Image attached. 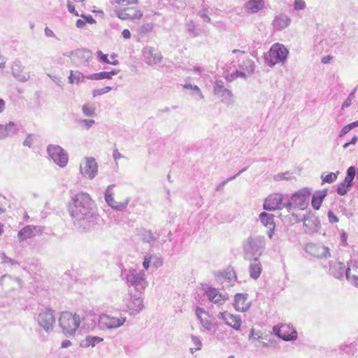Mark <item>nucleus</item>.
<instances>
[{
    "label": "nucleus",
    "mask_w": 358,
    "mask_h": 358,
    "mask_svg": "<svg viewBox=\"0 0 358 358\" xmlns=\"http://www.w3.org/2000/svg\"><path fill=\"white\" fill-rule=\"evenodd\" d=\"M38 324L44 329L48 330L53 327L55 323V317L53 313L50 309L43 310L38 315Z\"/></svg>",
    "instance_id": "nucleus-17"
},
{
    "label": "nucleus",
    "mask_w": 358,
    "mask_h": 358,
    "mask_svg": "<svg viewBox=\"0 0 358 358\" xmlns=\"http://www.w3.org/2000/svg\"><path fill=\"white\" fill-rule=\"evenodd\" d=\"M59 322L64 334L73 335L80 325V319L78 315L66 311L62 313Z\"/></svg>",
    "instance_id": "nucleus-3"
},
{
    "label": "nucleus",
    "mask_w": 358,
    "mask_h": 358,
    "mask_svg": "<svg viewBox=\"0 0 358 358\" xmlns=\"http://www.w3.org/2000/svg\"><path fill=\"white\" fill-rule=\"evenodd\" d=\"M355 174H356L355 168L354 166L349 167L347 170V175L343 181L345 182V183L347 182L349 185H351V186H352V181L355 176Z\"/></svg>",
    "instance_id": "nucleus-30"
},
{
    "label": "nucleus",
    "mask_w": 358,
    "mask_h": 358,
    "mask_svg": "<svg viewBox=\"0 0 358 358\" xmlns=\"http://www.w3.org/2000/svg\"><path fill=\"white\" fill-rule=\"evenodd\" d=\"M87 21H89L90 22H94V20L92 19V17H90V18L87 19Z\"/></svg>",
    "instance_id": "nucleus-61"
},
{
    "label": "nucleus",
    "mask_w": 358,
    "mask_h": 358,
    "mask_svg": "<svg viewBox=\"0 0 358 358\" xmlns=\"http://www.w3.org/2000/svg\"><path fill=\"white\" fill-rule=\"evenodd\" d=\"M350 126H349L348 124L345 125V127H343V129H341V134H340V136H342L345 134H346L347 133H348L350 131Z\"/></svg>",
    "instance_id": "nucleus-48"
},
{
    "label": "nucleus",
    "mask_w": 358,
    "mask_h": 358,
    "mask_svg": "<svg viewBox=\"0 0 358 358\" xmlns=\"http://www.w3.org/2000/svg\"><path fill=\"white\" fill-rule=\"evenodd\" d=\"M69 211L71 216L80 221V225L85 229L94 228L102 222L96 203L87 193L76 194L69 205Z\"/></svg>",
    "instance_id": "nucleus-1"
},
{
    "label": "nucleus",
    "mask_w": 358,
    "mask_h": 358,
    "mask_svg": "<svg viewBox=\"0 0 358 358\" xmlns=\"http://www.w3.org/2000/svg\"><path fill=\"white\" fill-rule=\"evenodd\" d=\"M83 111L84 114L87 116H91L93 114V109L90 106L87 105L83 107Z\"/></svg>",
    "instance_id": "nucleus-43"
},
{
    "label": "nucleus",
    "mask_w": 358,
    "mask_h": 358,
    "mask_svg": "<svg viewBox=\"0 0 358 358\" xmlns=\"http://www.w3.org/2000/svg\"><path fill=\"white\" fill-rule=\"evenodd\" d=\"M15 130V124L12 122L6 125H0V138H4L13 132Z\"/></svg>",
    "instance_id": "nucleus-29"
},
{
    "label": "nucleus",
    "mask_w": 358,
    "mask_h": 358,
    "mask_svg": "<svg viewBox=\"0 0 358 358\" xmlns=\"http://www.w3.org/2000/svg\"><path fill=\"white\" fill-rule=\"evenodd\" d=\"M194 89L196 91H199V88L196 85L194 87Z\"/></svg>",
    "instance_id": "nucleus-62"
},
{
    "label": "nucleus",
    "mask_w": 358,
    "mask_h": 358,
    "mask_svg": "<svg viewBox=\"0 0 358 358\" xmlns=\"http://www.w3.org/2000/svg\"><path fill=\"white\" fill-rule=\"evenodd\" d=\"M115 12L118 18L124 20H141L143 16V12L136 6L134 5L120 7Z\"/></svg>",
    "instance_id": "nucleus-6"
},
{
    "label": "nucleus",
    "mask_w": 358,
    "mask_h": 358,
    "mask_svg": "<svg viewBox=\"0 0 358 358\" xmlns=\"http://www.w3.org/2000/svg\"><path fill=\"white\" fill-rule=\"evenodd\" d=\"M5 107V101L0 99V113H1L3 110V108Z\"/></svg>",
    "instance_id": "nucleus-54"
},
{
    "label": "nucleus",
    "mask_w": 358,
    "mask_h": 358,
    "mask_svg": "<svg viewBox=\"0 0 358 358\" xmlns=\"http://www.w3.org/2000/svg\"><path fill=\"white\" fill-rule=\"evenodd\" d=\"M250 306V302L246 294H237L234 298V306L237 311L245 312Z\"/></svg>",
    "instance_id": "nucleus-20"
},
{
    "label": "nucleus",
    "mask_w": 358,
    "mask_h": 358,
    "mask_svg": "<svg viewBox=\"0 0 358 358\" xmlns=\"http://www.w3.org/2000/svg\"><path fill=\"white\" fill-rule=\"evenodd\" d=\"M262 273V266L259 261L257 259L250 264V275L254 279H257Z\"/></svg>",
    "instance_id": "nucleus-25"
},
{
    "label": "nucleus",
    "mask_w": 358,
    "mask_h": 358,
    "mask_svg": "<svg viewBox=\"0 0 358 358\" xmlns=\"http://www.w3.org/2000/svg\"><path fill=\"white\" fill-rule=\"evenodd\" d=\"M294 6L296 10H301L305 8L306 3L303 0H295Z\"/></svg>",
    "instance_id": "nucleus-41"
},
{
    "label": "nucleus",
    "mask_w": 358,
    "mask_h": 358,
    "mask_svg": "<svg viewBox=\"0 0 358 358\" xmlns=\"http://www.w3.org/2000/svg\"><path fill=\"white\" fill-rule=\"evenodd\" d=\"M348 125L350 126V129H352L356 127H358V120L353 122L349 124Z\"/></svg>",
    "instance_id": "nucleus-55"
},
{
    "label": "nucleus",
    "mask_w": 358,
    "mask_h": 358,
    "mask_svg": "<svg viewBox=\"0 0 358 358\" xmlns=\"http://www.w3.org/2000/svg\"><path fill=\"white\" fill-rule=\"evenodd\" d=\"M81 123H82V126L83 127L89 128V127H90L94 123V121L92 120H83V121L81 122Z\"/></svg>",
    "instance_id": "nucleus-47"
},
{
    "label": "nucleus",
    "mask_w": 358,
    "mask_h": 358,
    "mask_svg": "<svg viewBox=\"0 0 358 358\" xmlns=\"http://www.w3.org/2000/svg\"><path fill=\"white\" fill-rule=\"evenodd\" d=\"M357 140H358L357 137L354 136L350 143H351V144H355L357 143Z\"/></svg>",
    "instance_id": "nucleus-56"
},
{
    "label": "nucleus",
    "mask_w": 358,
    "mask_h": 358,
    "mask_svg": "<svg viewBox=\"0 0 358 358\" xmlns=\"http://www.w3.org/2000/svg\"><path fill=\"white\" fill-rule=\"evenodd\" d=\"M119 71L113 70L110 72H100L97 73H93L88 75L87 78L89 80H103V79H111L112 76L117 74Z\"/></svg>",
    "instance_id": "nucleus-24"
},
{
    "label": "nucleus",
    "mask_w": 358,
    "mask_h": 358,
    "mask_svg": "<svg viewBox=\"0 0 358 358\" xmlns=\"http://www.w3.org/2000/svg\"><path fill=\"white\" fill-rule=\"evenodd\" d=\"M220 315L222 319L225 322L226 324L236 330L240 329L242 322L239 316L232 315L227 312L221 313Z\"/></svg>",
    "instance_id": "nucleus-19"
},
{
    "label": "nucleus",
    "mask_w": 358,
    "mask_h": 358,
    "mask_svg": "<svg viewBox=\"0 0 358 358\" xmlns=\"http://www.w3.org/2000/svg\"><path fill=\"white\" fill-rule=\"evenodd\" d=\"M111 90H112V88L110 87H109V86H106V87H104L101 88V89H96V90H94L92 92V95H93L94 97L97 96H101L102 94L108 93Z\"/></svg>",
    "instance_id": "nucleus-36"
},
{
    "label": "nucleus",
    "mask_w": 358,
    "mask_h": 358,
    "mask_svg": "<svg viewBox=\"0 0 358 358\" xmlns=\"http://www.w3.org/2000/svg\"><path fill=\"white\" fill-rule=\"evenodd\" d=\"M214 93L220 98L222 102L230 105L234 103L233 96L231 92L224 87L222 81H217L214 86Z\"/></svg>",
    "instance_id": "nucleus-14"
},
{
    "label": "nucleus",
    "mask_w": 358,
    "mask_h": 358,
    "mask_svg": "<svg viewBox=\"0 0 358 358\" xmlns=\"http://www.w3.org/2000/svg\"><path fill=\"white\" fill-rule=\"evenodd\" d=\"M355 98V94H354V92L351 93L349 96L348 97V99L344 101V103H343V106H342V109H343L344 108H348L349 107L352 103V100L354 99Z\"/></svg>",
    "instance_id": "nucleus-40"
},
{
    "label": "nucleus",
    "mask_w": 358,
    "mask_h": 358,
    "mask_svg": "<svg viewBox=\"0 0 358 358\" xmlns=\"http://www.w3.org/2000/svg\"><path fill=\"white\" fill-rule=\"evenodd\" d=\"M103 341V338L99 336H87L85 338V345L94 346L96 343Z\"/></svg>",
    "instance_id": "nucleus-33"
},
{
    "label": "nucleus",
    "mask_w": 358,
    "mask_h": 358,
    "mask_svg": "<svg viewBox=\"0 0 358 358\" xmlns=\"http://www.w3.org/2000/svg\"><path fill=\"white\" fill-rule=\"evenodd\" d=\"M42 234V229L40 227L28 225L20 229L17 234L18 239L24 241L33 238Z\"/></svg>",
    "instance_id": "nucleus-15"
},
{
    "label": "nucleus",
    "mask_w": 358,
    "mask_h": 358,
    "mask_svg": "<svg viewBox=\"0 0 358 358\" xmlns=\"http://www.w3.org/2000/svg\"><path fill=\"white\" fill-rule=\"evenodd\" d=\"M85 22L83 20H80V19H79V20H78L76 21V26H77L78 28H82V27H83L85 26Z\"/></svg>",
    "instance_id": "nucleus-53"
},
{
    "label": "nucleus",
    "mask_w": 358,
    "mask_h": 358,
    "mask_svg": "<svg viewBox=\"0 0 358 358\" xmlns=\"http://www.w3.org/2000/svg\"><path fill=\"white\" fill-rule=\"evenodd\" d=\"M92 57V52L87 50H77L71 53V59L77 64H87Z\"/></svg>",
    "instance_id": "nucleus-18"
},
{
    "label": "nucleus",
    "mask_w": 358,
    "mask_h": 358,
    "mask_svg": "<svg viewBox=\"0 0 358 358\" xmlns=\"http://www.w3.org/2000/svg\"><path fill=\"white\" fill-rule=\"evenodd\" d=\"M3 225L0 224V234H1L3 233Z\"/></svg>",
    "instance_id": "nucleus-60"
},
{
    "label": "nucleus",
    "mask_w": 358,
    "mask_h": 358,
    "mask_svg": "<svg viewBox=\"0 0 358 358\" xmlns=\"http://www.w3.org/2000/svg\"><path fill=\"white\" fill-rule=\"evenodd\" d=\"M337 173H329L327 174L325 176H322V182L331 183L337 179Z\"/></svg>",
    "instance_id": "nucleus-34"
},
{
    "label": "nucleus",
    "mask_w": 358,
    "mask_h": 358,
    "mask_svg": "<svg viewBox=\"0 0 358 358\" xmlns=\"http://www.w3.org/2000/svg\"><path fill=\"white\" fill-rule=\"evenodd\" d=\"M261 222L265 226L269 228L270 233L269 237H272V231L275 228L274 216L272 214H269L263 212L259 215Z\"/></svg>",
    "instance_id": "nucleus-22"
},
{
    "label": "nucleus",
    "mask_w": 358,
    "mask_h": 358,
    "mask_svg": "<svg viewBox=\"0 0 358 358\" xmlns=\"http://www.w3.org/2000/svg\"><path fill=\"white\" fill-rule=\"evenodd\" d=\"M350 266L351 267H348L345 269V266H343L341 263H338L337 265H335L332 268V271L336 275L335 271L336 269L341 270L337 277L342 276L344 273H345L347 279L350 281L352 285L358 287V273L357 274V271L355 268L354 265L351 264Z\"/></svg>",
    "instance_id": "nucleus-9"
},
{
    "label": "nucleus",
    "mask_w": 358,
    "mask_h": 358,
    "mask_svg": "<svg viewBox=\"0 0 358 358\" xmlns=\"http://www.w3.org/2000/svg\"><path fill=\"white\" fill-rule=\"evenodd\" d=\"M327 194V189H323L321 191L316 192L313 197L311 201V204L313 208L315 210H319L322 206L324 199Z\"/></svg>",
    "instance_id": "nucleus-23"
},
{
    "label": "nucleus",
    "mask_w": 358,
    "mask_h": 358,
    "mask_svg": "<svg viewBox=\"0 0 358 358\" xmlns=\"http://www.w3.org/2000/svg\"><path fill=\"white\" fill-rule=\"evenodd\" d=\"M17 214L19 217H20L22 220H24V221H27L29 219V215L27 214V213L26 212V210L22 208V207H20L17 209Z\"/></svg>",
    "instance_id": "nucleus-39"
},
{
    "label": "nucleus",
    "mask_w": 358,
    "mask_h": 358,
    "mask_svg": "<svg viewBox=\"0 0 358 358\" xmlns=\"http://www.w3.org/2000/svg\"><path fill=\"white\" fill-rule=\"evenodd\" d=\"M238 51H239V50H234L232 51V52H233V53H236V52H238Z\"/></svg>",
    "instance_id": "nucleus-64"
},
{
    "label": "nucleus",
    "mask_w": 358,
    "mask_h": 358,
    "mask_svg": "<svg viewBox=\"0 0 358 358\" xmlns=\"http://www.w3.org/2000/svg\"><path fill=\"white\" fill-rule=\"evenodd\" d=\"M246 75L239 71H236L234 73L229 75L227 76V80L229 81H233L234 80L238 78H245Z\"/></svg>",
    "instance_id": "nucleus-38"
},
{
    "label": "nucleus",
    "mask_w": 358,
    "mask_h": 358,
    "mask_svg": "<svg viewBox=\"0 0 358 358\" xmlns=\"http://www.w3.org/2000/svg\"><path fill=\"white\" fill-rule=\"evenodd\" d=\"M120 157V153H117V155L114 154V157H115V159H117Z\"/></svg>",
    "instance_id": "nucleus-58"
},
{
    "label": "nucleus",
    "mask_w": 358,
    "mask_h": 358,
    "mask_svg": "<svg viewBox=\"0 0 358 358\" xmlns=\"http://www.w3.org/2000/svg\"><path fill=\"white\" fill-rule=\"evenodd\" d=\"M71 345V342L69 340H65L62 343V348H66Z\"/></svg>",
    "instance_id": "nucleus-51"
},
{
    "label": "nucleus",
    "mask_w": 358,
    "mask_h": 358,
    "mask_svg": "<svg viewBox=\"0 0 358 358\" xmlns=\"http://www.w3.org/2000/svg\"><path fill=\"white\" fill-rule=\"evenodd\" d=\"M81 173L90 179L93 178L97 173V164L93 158H86L80 166Z\"/></svg>",
    "instance_id": "nucleus-13"
},
{
    "label": "nucleus",
    "mask_w": 358,
    "mask_h": 358,
    "mask_svg": "<svg viewBox=\"0 0 358 358\" xmlns=\"http://www.w3.org/2000/svg\"><path fill=\"white\" fill-rule=\"evenodd\" d=\"M111 58H112V60H111V61H114L115 59H117L115 58V56H113V55H112V56H111Z\"/></svg>",
    "instance_id": "nucleus-63"
},
{
    "label": "nucleus",
    "mask_w": 358,
    "mask_h": 358,
    "mask_svg": "<svg viewBox=\"0 0 358 358\" xmlns=\"http://www.w3.org/2000/svg\"><path fill=\"white\" fill-rule=\"evenodd\" d=\"M264 248L265 241L262 237L250 238L244 244L245 252L251 256H260Z\"/></svg>",
    "instance_id": "nucleus-7"
},
{
    "label": "nucleus",
    "mask_w": 358,
    "mask_h": 358,
    "mask_svg": "<svg viewBox=\"0 0 358 358\" xmlns=\"http://www.w3.org/2000/svg\"><path fill=\"white\" fill-rule=\"evenodd\" d=\"M150 258H145V259L143 262V266L145 269H148V268L150 266Z\"/></svg>",
    "instance_id": "nucleus-50"
},
{
    "label": "nucleus",
    "mask_w": 358,
    "mask_h": 358,
    "mask_svg": "<svg viewBox=\"0 0 358 358\" xmlns=\"http://www.w3.org/2000/svg\"><path fill=\"white\" fill-rule=\"evenodd\" d=\"M288 51L285 46L280 43L273 44L268 52L265 59L270 66L282 62L287 57Z\"/></svg>",
    "instance_id": "nucleus-4"
},
{
    "label": "nucleus",
    "mask_w": 358,
    "mask_h": 358,
    "mask_svg": "<svg viewBox=\"0 0 358 358\" xmlns=\"http://www.w3.org/2000/svg\"><path fill=\"white\" fill-rule=\"evenodd\" d=\"M153 25L151 23H144L138 29V34L144 36L152 31Z\"/></svg>",
    "instance_id": "nucleus-31"
},
{
    "label": "nucleus",
    "mask_w": 358,
    "mask_h": 358,
    "mask_svg": "<svg viewBox=\"0 0 358 358\" xmlns=\"http://www.w3.org/2000/svg\"><path fill=\"white\" fill-rule=\"evenodd\" d=\"M307 222H310V220H308V219H305L304 222H303V224H304L305 226H308Z\"/></svg>",
    "instance_id": "nucleus-59"
},
{
    "label": "nucleus",
    "mask_w": 358,
    "mask_h": 358,
    "mask_svg": "<svg viewBox=\"0 0 358 358\" xmlns=\"http://www.w3.org/2000/svg\"><path fill=\"white\" fill-rule=\"evenodd\" d=\"M105 199L113 208L120 210L127 206L128 199L125 194L115 186H110L106 190Z\"/></svg>",
    "instance_id": "nucleus-2"
},
{
    "label": "nucleus",
    "mask_w": 358,
    "mask_h": 358,
    "mask_svg": "<svg viewBox=\"0 0 358 358\" xmlns=\"http://www.w3.org/2000/svg\"><path fill=\"white\" fill-rule=\"evenodd\" d=\"M341 241L343 246H346L348 245V235L346 232L343 231L341 234Z\"/></svg>",
    "instance_id": "nucleus-45"
},
{
    "label": "nucleus",
    "mask_w": 358,
    "mask_h": 358,
    "mask_svg": "<svg viewBox=\"0 0 358 358\" xmlns=\"http://www.w3.org/2000/svg\"><path fill=\"white\" fill-rule=\"evenodd\" d=\"M115 1L120 7H125L136 4L138 0H115Z\"/></svg>",
    "instance_id": "nucleus-35"
},
{
    "label": "nucleus",
    "mask_w": 358,
    "mask_h": 358,
    "mask_svg": "<svg viewBox=\"0 0 358 358\" xmlns=\"http://www.w3.org/2000/svg\"><path fill=\"white\" fill-rule=\"evenodd\" d=\"M196 314L203 327L208 330L211 329L213 324L210 315H208L206 311L200 308H197L196 309Z\"/></svg>",
    "instance_id": "nucleus-21"
},
{
    "label": "nucleus",
    "mask_w": 358,
    "mask_h": 358,
    "mask_svg": "<svg viewBox=\"0 0 358 358\" xmlns=\"http://www.w3.org/2000/svg\"><path fill=\"white\" fill-rule=\"evenodd\" d=\"M67 7H68V10L71 13H73L75 16L79 15L78 13L76 10L74 6H73L70 2H68Z\"/></svg>",
    "instance_id": "nucleus-46"
},
{
    "label": "nucleus",
    "mask_w": 358,
    "mask_h": 358,
    "mask_svg": "<svg viewBox=\"0 0 358 358\" xmlns=\"http://www.w3.org/2000/svg\"><path fill=\"white\" fill-rule=\"evenodd\" d=\"M206 293L209 300L214 303H219L222 300V294L215 288L208 289Z\"/></svg>",
    "instance_id": "nucleus-26"
},
{
    "label": "nucleus",
    "mask_w": 358,
    "mask_h": 358,
    "mask_svg": "<svg viewBox=\"0 0 358 358\" xmlns=\"http://www.w3.org/2000/svg\"><path fill=\"white\" fill-rule=\"evenodd\" d=\"M273 331L280 338L285 341L295 340L297 337V332L295 329L289 324H281L279 327H274Z\"/></svg>",
    "instance_id": "nucleus-11"
},
{
    "label": "nucleus",
    "mask_w": 358,
    "mask_h": 358,
    "mask_svg": "<svg viewBox=\"0 0 358 358\" xmlns=\"http://www.w3.org/2000/svg\"><path fill=\"white\" fill-rule=\"evenodd\" d=\"M33 141H34L33 137H32L31 135H29V136H28L26 138V139L24 141L23 144H24L25 146H27V147H29V148H31V145H32V144H33Z\"/></svg>",
    "instance_id": "nucleus-44"
},
{
    "label": "nucleus",
    "mask_w": 358,
    "mask_h": 358,
    "mask_svg": "<svg viewBox=\"0 0 358 358\" xmlns=\"http://www.w3.org/2000/svg\"><path fill=\"white\" fill-rule=\"evenodd\" d=\"M122 35L123 38H127V39L130 38V37H131V33H130L129 30L127 29H124L122 31Z\"/></svg>",
    "instance_id": "nucleus-49"
},
{
    "label": "nucleus",
    "mask_w": 358,
    "mask_h": 358,
    "mask_svg": "<svg viewBox=\"0 0 358 358\" xmlns=\"http://www.w3.org/2000/svg\"><path fill=\"white\" fill-rule=\"evenodd\" d=\"M125 317H116L108 315H102L99 317L100 324L108 329L117 328L125 322Z\"/></svg>",
    "instance_id": "nucleus-16"
},
{
    "label": "nucleus",
    "mask_w": 358,
    "mask_h": 358,
    "mask_svg": "<svg viewBox=\"0 0 358 358\" xmlns=\"http://www.w3.org/2000/svg\"><path fill=\"white\" fill-rule=\"evenodd\" d=\"M283 196L279 193H274L269 195L265 200L264 203V208L268 210H275L277 209H282L283 206L286 207V203L284 204Z\"/></svg>",
    "instance_id": "nucleus-12"
},
{
    "label": "nucleus",
    "mask_w": 358,
    "mask_h": 358,
    "mask_svg": "<svg viewBox=\"0 0 358 358\" xmlns=\"http://www.w3.org/2000/svg\"><path fill=\"white\" fill-rule=\"evenodd\" d=\"M127 280L131 282V283L136 287H137L138 285L145 286L147 284L143 274H138L136 275L131 274L127 277Z\"/></svg>",
    "instance_id": "nucleus-27"
},
{
    "label": "nucleus",
    "mask_w": 358,
    "mask_h": 358,
    "mask_svg": "<svg viewBox=\"0 0 358 358\" xmlns=\"http://www.w3.org/2000/svg\"><path fill=\"white\" fill-rule=\"evenodd\" d=\"M310 196V190L308 188H302L292 195L291 201L286 203V207L290 208L294 205L295 208L303 210L308 205Z\"/></svg>",
    "instance_id": "nucleus-5"
},
{
    "label": "nucleus",
    "mask_w": 358,
    "mask_h": 358,
    "mask_svg": "<svg viewBox=\"0 0 358 358\" xmlns=\"http://www.w3.org/2000/svg\"><path fill=\"white\" fill-rule=\"evenodd\" d=\"M69 83H78L80 80L79 74L77 76H75L73 73V71H71L70 76L69 77Z\"/></svg>",
    "instance_id": "nucleus-42"
},
{
    "label": "nucleus",
    "mask_w": 358,
    "mask_h": 358,
    "mask_svg": "<svg viewBox=\"0 0 358 358\" xmlns=\"http://www.w3.org/2000/svg\"><path fill=\"white\" fill-rule=\"evenodd\" d=\"M350 144H351V143H350V142H349V143H345V144L343 145V148H348Z\"/></svg>",
    "instance_id": "nucleus-57"
},
{
    "label": "nucleus",
    "mask_w": 358,
    "mask_h": 358,
    "mask_svg": "<svg viewBox=\"0 0 358 358\" xmlns=\"http://www.w3.org/2000/svg\"><path fill=\"white\" fill-rule=\"evenodd\" d=\"M264 6L263 0H250L248 2V8L252 13H257Z\"/></svg>",
    "instance_id": "nucleus-28"
},
{
    "label": "nucleus",
    "mask_w": 358,
    "mask_h": 358,
    "mask_svg": "<svg viewBox=\"0 0 358 358\" xmlns=\"http://www.w3.org/2000/svg\"><path fill=\"white\" fill-rule=\"evenodd\" d=\"M97 55L99 57L101 61H103V62H105V63L110 64H113V65H117L118 64V60L117 59H115L114 61L108 60L107 55L103 54V52L101 51L97 52Z\"/></svg>",
    "instance_id": "nucleus-37"
},
{
    "label": "nucleus",
    "mask_w": 358,
    "mask_h": 358,
    "mask_svg": "<svg viewBox=\"0 0 358 358\" xmlns=\"http://www.w3.org/2000/svg\"><path fill=\"white\" fill-rule=\"evenodd\" d=\"M351 185H349L348 183H345V182L343 181L339 184L337 188V193L339 195L343 196L347 194V192L350 190V188L351 187Z\"/></svg>",
    "instance_id": "nucleus-32"
},
{
    "label": "nucleus",
    "mask_w": 358,
    "mask_h": 358,
    "mask_svg": "<svg viewBox=\"0 0 358 358\" xmlns=\"http://www.w3.org/2000/svg\"><path fill=\"white\" fill-rule=\"evenodd\" d=\"M332 59V57L331 56H325L322 59V62L323 64H328L330 62V61Z\"/></svg>",
    "instance_id": "nucleus-52"
},
{
    "label": "nucleus",
    "mask_w": 358,
    "mask_h": 358,
    "mask_svg": "<svg viewBox=\"0 0 358 358\" xmlns=\"http://www.w3.org/2000/svg\"><path fill=\"white\" fill-rule=\"evenodd\" d=\"M48 152L52 159L60 167L66 166L69 157L64 150L59 145H50L48 147Z\"/></svg>",
    "instance_id": "nucleus-8"
},
{
    "label": "nucleus",
    "mask_w": 358,
    "mask_h": 358,
    "mask_svg": "<svg viewBox=\"0 0 358 358\" xmlns=\"http://www.w3.org/2000/svg\"><path fill=\"white\" fill-rule=\"evenodd\" d=\"M306 251L316 258H327L331 256L329 248L318 243H308L305 247Z\"/></svg>",
    "instance_id": "nucleus-10"
}]
</instances>
